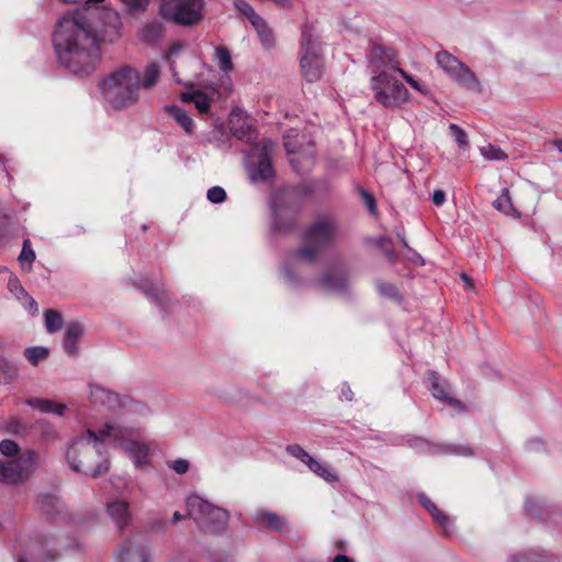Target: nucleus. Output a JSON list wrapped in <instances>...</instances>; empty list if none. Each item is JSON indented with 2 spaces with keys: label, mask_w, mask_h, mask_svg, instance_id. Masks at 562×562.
Listing matches in <instances>:
<instances>
[{
  "label": "nucleus",
  "mask_w": 562,
  "mask_h": 562,
  "mask_svg": "<svg viewBox=\"0 0 562 562\" xmlns=\"http://www.w3.org/2000/svg\"><path fill=\"white\" fill-rule=\"evenodd\" d=\"M164 33V24L158 20H151L143 24L137 32V36L142 43L154 44L162 37Z\"/></svg>",
  "instance_id": "21"
},
{
  "label": "nucleus",
  "mask_w": 562,
  "mask_h": 562,
  "mask_svg": "<svg viewBox=\"0 0 562 562\" xmlns=\"http://www.w3.org/2000/svg\"><path fill=\"white\" fill-rule=\"evenodd\" d=\"M436 61L438 66L460 86L467 89L479 87V80L475 74L450 53L446 50L438 52L436 54Z\"/></svg>",
  "instance_id": "13"
},
{
  "label": "nucleus",
  "mask_w": 562,
  "mask_h": 562,
  "mask_svg": "<svg viewBox=\"0 0 562 562\" xmlns=\"http://www.w3.org/2000/svg\"><path fill=\"white\" fill-rule=\"evenodd\" d=\"M286 452L291 454L292 457L299 459L301 462L307 464L311 462V459L313 458L310 456L301 446L299 445H289L285 448Z\"/></svg>",
  "instance_id": "40"
},
{
  "label": "nucleus",
  "mask_w": 562,
  "mask_h": 562,
  "mask_svg": "<svg viewBox=\"0 0 562 562\" xmlns=\"http://www.w3.org/2000/svg\"><path fill=\"white\" fill-rule=\"evenodd\" d=\"M317 285L325 291L342 292L348 285V280L345 274L326 272L317 281Z\"/></svg>",
  "instance_id": "24"
},
{
  "label": "nucleus",
  "mask_w": 562,
  "mask_h": 562,
  "mask_svg": "<svg viewBox=\"0 0 562 562\" xmlns=\"http://www.w3.org/2000/svg\"><path fill=\"white\" fill-rule=\"evenodd\" d=\"M8 289L26 310L33 314L38 312L36 301L24 290L18 278H10L8 282Z\"/></svg>",
  "instance_id": "22"
},
{
  "label": "nucleus",
  "mask_w": 562,
  "mask_h": 562,
  "mask_svg": "<svg viewBox=\"0 0 562 562\" xmlns=\"http://www.w3.org/2000/svg\"><path fill=\"white\" fill-rule=\"evenodd\" d=\"M308 469L314 472L316 475L325 480L326 482H336L338 480L337 475L331 471L329 467L314 458L311 459V462L306 464Z\"/></svg>",
  "instance_id": "30"
},
{
  "label": "nucleus",
  "mask_w": 562,
  "mask_h": 562,
  "mask_svg": "<svg viewBox=\"0 0 562 562\" xmlns=\"http://www.w3.org/2000/svg\"><path fill=\"white\" fill-rule=\"evenodd\" d=\"M449 128L452 132V135L454 136V139L458 143V145L460 147H467L468 146L467 133L457 124H451Z\"/></svg>",
  "instance_id": "46"
},
{
  "label": "nucleus",
  "mask_w": 562,
  "mask_h": 562,
  "mask_svg": "<svg viewBox=\"0 0 562 562\" xmlns=\"http://www.w3.org/2000/svg\"><path fill=\"white\" fill-rule=\"evenodd\" d=\"M106 512L116 528L123 530L132 521L130 504L126 501L115 499L106 504Z\"/></svg>",
  "instance_id": "19"
},
{
  "label": "nucleus",
  "mask_w": 562,
  "mask_h": 562,
  "mask_svg": "<svg viewBox=\"0 0 562 562\" xmlns=\"http://www.w3.org/2000/svg\"><path fill=\"white\" fill-rule=\"evenodd\" d=\"M24 355L31 364L37 366L47 358L48 349L45 347H31L25 349Z\"/></svg>",
  "instance_id": "36"
},
{
  "label": "nucleus",
  "mask_w": 562,
  "mask_h": 562,
  "mask_svg": "<svg viewBox=\"0 0 562 562\" xmlns=\"http://www.w3.org/2000/svg\"><path fill=\"white\" fill-rule=\"evenodd\" d=\"M45 327L48 333H56L63 327V316L55 310H46L44 313Z\"/></svg>",
  "instance_id": "32"
},
{
  "label": "nucleus",
  "mask_w": 562,
  "mask_h": 562,
  "mask_svg": "<svg viewBox=\"0 0 562 562\" xmlns=\"http://www.w3.org/2000/svg\"><path fill=\"white\" fill-rule=\"evenodd\" d=\"M368 59L373 72L376 74L381 70H386L387 68L395 71L398 69V61L394 50L379 44H371L368 52Z\"/></svg>",
  "instance_id": "16"
},
{
  "label": "nucleus",
  "mask_w": 562,
  "mask_h": 562,
  "mask_svg": "<svg viewBox=\"0 0 562 562\" xmlns=\"http://www.w3.org/2000/svg\"><path fill=\"white\" fill-rule=\"evenodd\" d=\"M187 510L190 517L210 532L224 530L228 522V513L225 509L214 506L196 495L188 497Z\"/></svg>",
  "instance_id": "8"
},
{
  "label": "nucleus",
  "mask_w": 562,
  "mask_h": 562,
  "mask_svg": "<svg viewBox=\"0 0 562 562\" xmlns=\"http://www.w3.org/2000/svg\"><path fill=\"white\" fill-rule=\"evenodd\" d=\"M207 200L212 203H222L226 200V192L222 187H212L206 193Z\"/></svg>",
  "instance_id": "43"
},
{
  "label": "nucleus",
  "mask_w": 562,
  "mask_h": 562,
  "mask_svg": "<svg viewBox=\"0 0 562 562\" xmlns=\"http://www.w3.org/2000/svg\"><path fill=\"white\" fill-rule=\"evenodd\" d=\"M430 515L434 517V519L443 528L447 530L449 526V518L437 507L435 506V509L429 512Z\"/></svg>",
  "instance_id": "51"
},
{
  "label": "nucleus",
  "mask_w": 562,
  "mask_h": 562,
  "mask_svg": "<svg viewBox=\"0 0 562 562\" xmlns=\"http://www.w3.org/2000/svg\"><path fill=\"white\" fill-rule=\"evenodd\" d=\"M18 375L19 371L14 364L8 361L0 362V384H10L16 380Z\"/></svg>",
  "instance_id": "33"
},
{
  "label": "nucleus",
  "mask_w": 562,
  "mask_h": 562,
  "mask_svg": "<svg viewBox=\"0 0 562 562\" xmlns=\"http://www.w3.org/2000/svg\"><path fill=\"white\" fill-rule=\"evenodd\" d=\"M234 7L240 13L249 19L250 22L258 18L259 15L255 12L254 8L247 3L245 0H234Z\"/></svg>",
  "instance_id": "41"
},
{
  "label": "nucleus",
  "mask_w": 562,
  "mask_h": 562,
  "mask_svg": "<svg viewBox=\"0 0 562 562\" xmlns=\"http://www.w3.org/2000/svg\"><path fill=\"white\" fill-rule=\"evenodd\" d=\"M110 437L101 436L88 429L85 434L78 436L68 447L67 462L71 470L97 477L110 468L109 459L105 456V442Z\"/></svg>",
  "instance_id": "2"
},
{
  "label": "nucleus",
  "mask_w": 562,
  "mask_h": 562,
  "mask_svg": "<svg viewBox=\"0 0 562 562\" xmlns=\"http://www.w3.org/2000/svg\"><path fill=\"white\" fill-rule=\"evenodd\" d=\"M254 520L256 525L259 527L269 529L271 531L280 532L284 529L286 526V520L279 516L277 513L269 512V510H258L255 516Z\"/></svg>",
  "instance_id": "20"
},
{
  "label": "nucleus",
  "mask_w": 562,
  "mask_h": 562,
  "mask_svg": "<svg viewBox=\"0 0 562 562\" xmlns=\"http://www.w3.org/2000/svg\"><path fill=\"white\" fill-rule=\"evenodd\" d=\"M182 48H183V44H181V43H179V42H178V43H173V44L169 47V49H168V52H167V54H166V59H167V61L169 63L170 70H171V72H172V77H173V78H175V80H176L177 82H179V83H180V82H182V81H181V79H180V77H179V74H178V72H177V70H176V66H175V61L172 60V57H173V56H176V55H178V54L182 50Z\"/></svg>",
  "instance_id": "37"
},
{
  "label": "nucleus",
  "mask_w": 562,
  "mask_h": 562,
  "mask_svg": "<svg viewBox=\"0 0 562 562\" xmlns=\"http://www.w3.org/2000/svg\"><path fill=\"white\" fill-rule=\"evenodd\" d=\"M461 279L464 282V285H465L467 289H472L473 288L471 279L465 273L461 274Z\"/></svg>",
  "instance_id": "60"
},
{
  "label": "nucleus",
  "mask_w": 562,
  "mask_h": 562,
  "mask_svg": "<svg viewBox=\"0 0 562 562\" xmlns=\"http://www.w3.org/2000/svg\"><path fill=\"white\" fill-rule=\"evenodd\" d=\"M272 212H273V229L280 231V232L281 231H286L294 223L293 218H291V221L288 224H283L282 223L281 217H282V214H283V210L278 207L276 202L273 203Z\"/></svg>",
  "instance_id": "39"
},
{
  "label": "nucleus",
  "mask_w": 562,
  "mask_h": 562,
  "mask_svg": "<svg viewBox=\"0 0 562 562\" xmlns=\"http://www.w3.org/2000/svg\"><path fill=\"white\" fill-rule=\"evenodd\" d=\"M169 468L178 474H186L190 469V462L186 459H177L169 463Z\"/></svg>",
  "instance_id": "49"
},
{
  "label": "nucleus",
  "mask_w": 562,
  "mask_h": 562,
  "mask_svg": "<svg viewBox=\"0 0 562 562\" xmlns=\"http://www.w3.org/2000/svg\"><path fill=\"white\" fill-rule=\"evenodd\" d=\"M234 135L252 144L247 158V168L251 181H268L273 178L274 171L271 165V155L274 149V143L271 139L263 138L256 142L257 134L249 126L244 130H234Z\"/></svg>",
  "instance_id": "4"
},
{
  "label": "nucleus",
  "mask_w": 562,
  "mask_h": 562,
  "mask_svg": "<svg viewBox=\"0 0 562 562\" xmlns=\"http://www.w3.org/2000/svg\"><path fill=\"white\" fill-rule=\"evenodd\" d=\"M333 562H350V559L345 554H338L334 558Z\"/></svg>",
  "instance_id": "61"
},
{
  "label": "nucleus",
  "mask_w": 562,
  "mask_h": 562,
  "mask_svg": "<svg viewBox=\"0 0 562 562\" xmlns=\"http://www.w3.org/2000/svg\"><path fill=\"white\" fill-rule=\"evenodd\" d=\"M119 562H149L150 552L147 542L140 537L128 538L120 546Z\"/></svg>",
  "instance_id": "15"
},
{
  "label": "nucleus",
  "mask_w": 562,
  "mask_h": 562,
  "mask_svg": "<svg viewBox=\"0 0 562 562\" xmlns=\"http://www.w3.org/2000/svg\"><path fill=\"white\" fill-rule=\"evenodd\" d=\"M165 110L186 131V133H192L194 123L186 110L178 105H169L166 106Z\"/></svg>",
  "instance_id": "28"
},
{
  "label": "nucleus",
  "mask_w": 562,
  "mask_h": 562,
  "mask_svg": "<svg viewBox=\"0 0 562 562\" xmlns=\"http://www.w3.org/2000/svg\"><path fill=\"white\" fill-rule=\"evenodd\" d=\"M512 562H528L527 561V557L524 555V554H520V555H514L510 559Z\"/></svg>",
  "instance_id": "62"
},
{
  "label": "nucleus",
  "mask_w": 562,
  "mask_h": 562,
  "mask_svg": "<svg viewBox=\"0 0 562 562\" xmlns=\"http://www.w3.org/2000/svg\"><path fill=\"white\" fill-rule=\"evenodd\" d=\"M138 432L134 426H120L116 424H105L101 427V436L110 437L119 448L124 450L133 460L135 467L139 468L148 463L149 447L143 441L133 439Z\"/></svg>",
  "instance_id": "6"
},
{
  "label": "nucleus",
  "mask_w": 562,
  "mask_h": 562,
  "mask_svg": "<svg viewBox=\"0 0 562 562\" xmlns=\"http://www.w3.org/2000/svg\"><path fill=\"white\" fill-rule=\"evenodd\" d=\"M53 43L60 65L75 75L91 74L100 59L98 36L87 11L64 15L56 25Z\"/></svg>",
  "instance_id": "1"
},
{
  "label": "nucleus",
  "mask_w": 562,
  "mask_h": 562,
  "mask_svg": "<svg viewBox=\"0 0 562 562\" xmlns=\"http://www.w3.org/2000/svg\"><path fill=\"white\" fill-rule=\"evenodd\" d=\"M102 19L104 20L105 30L102 40L113 41L114 37L119 36V31L122 25L120 15L116 11L113 10H104L102 13Z\"/></svg>",
  "instance_id": "26"
},
{
  "label": "nucleus",
  "mask_w": 562,
  "mask_h": 562,
  "mask_svg": "<svg viewBox=\"0 0 562 562\" xmlns=\"http://www.w3.org/2000/svg\"><path fill=\"white\" fill-rule=\"evenodd\" d=\"M83 335V326L79 323H70L64 335L63 347L69 356L78 352L77 342Z\"/></svg>",
  "instance_id": "23"
},
{
  "label": "nucleus",
  "mask_w": 562,
  "mask_h": 562,
  "mask_svg": "<svg viewBox=\"0 0 562 562\" xmlns=\"http://www.w3.org/2000/svg\"><path fill=\"white\" fill-rule=\"evenodd\" d=\"M418 499H419V503L422 504V506L427 509L428 512L435 509V504L434 502L426 495L422 494L418 496Z\"/></svg>",
  "instance_id": "57"
},
{
  "label": "nucleus",
  "mask_w": 562,
  "mask_h": 562,
  "mask_svg": "<svg viewBox=\"0 0 562 562\" xmlns=\"http://www.w3.org/2000/svg\"><path fill=\"white\" fill-rule=\"evenodd\" d=\"M449 452L458 454V456H471L472 449L465 445H452L449 447Z\"/></svg>",
  "instance_id": "53"
},
{
  "label": "nucleus",
  "mask_w": 562,
  "mask_h": 562,
  "mask_svg": "<svg viewBox=\"0 0 562 562\" xmlns=\"http://www.w3.org/2000/svg\"><path fill=\"white\" fill-rule=\"evenodd\" d=\"M26 404L42 413L54 414L57 416H64L67 408L65 404L57 403L48 398H31L26 401Z\"/></svg>",
  "instance_id": "25"
},
{
  "label": "nucleus",
  "mask_w": 562,
  "mask_h": 562,
  "mask_svg": "<svg viewBox=\"0 0 562 562\" xmlns=\"http://www.w3.org/2000/svg\"><path fill=\"white\" fill-rule=\"evenodd\" d=\"M37 453L29 450L19 454L12 460L0 464V482L4 484H15L23 482L29 477L35 468Z\"/></svg>",
  "instance_id": "12"
},
{
  "label": "nucleus",
  "mask_w": 562,
  "mask_h": 562,
  "mask_svg": "<svg viewBox=\"0 0 562 562\" xmlns=\"http://www.w3.org/2000/svg\"><path fill=\"white\" fill-rule=\"evenodd\" d=\"M160 68L156 63L148 64L144 70L143 80L140 79V88L151 89L158 81Z\"/></svg>",
  "instance_id": "31"
},
{
  "label": "nucleus",
  "mask_w": 562,
  "mask_h": 562,
  "mask_svg": "<svg viewBox=\"0 0 562 562\" xmlns=\"http://www.w3.org/2000/svg\"><path fill=\"white\" fill-rule=\"evenodd\" d=\"M404 78V80L415 90L420 91L422 93H427V90L424 89L417 80H415L411 75H408L405 70L398 67L396 70Z\"/></svg>",
  "instance_id": "50"
},
{
  "label": "nucleus",
  "mask_w": 562,
  "mask_h": 562,
  "mask_svg": "<svg viewBox=\"0 0 562 562\" xmlns=\"http://www.w3.org/2000/svg\"><path fill=\"white\" fill-rule=\"evenodd\" d=\"M130 12L145 11L148 5V0H121Z\"/></svg>",
  "instance_id": "47"
},
{
  "label": "nucleus",
  "mask_w": 562,
  "mask_h": 562,
  "mask_svg": "<svg viewBox=\"0 0 562 562\" xmlns=\"http://www.w3.org/2000/svg\"><path fill=\"white\" fill-rule=\"evenodd\" d=\"M0 452L7 457H14L19 453V446L13 440L4 439L0 442Z\"/></svg>",
  "instance_id": "45"
},
{
  "label": "nucleus",
  "mask_w": 562,
  "mask_h": 562,
  "mask_svg": "<svg viewBox=\"0 0 562 562\" xmlns=\"http://www.w3.org/2000/svg\"><path fill=\"white\" fill-rule=\"evenodd\" d=\"M202 0H162L159 13L179 25H192L202 18Z\"/></svg>",
  "instance_id": "10"
},
{
  "label": "nucleus",
  "mask_w": 562,
  "mask_h": 562,
  "mask_svg": "<svg viewBox=\"0 0 562 562\" xmlns=\"http://www.w3.org/2000/svg\"><path fill=\"white\" fill-rule=\"evenodd\" d=\"M100 89L104 100L113 109L131 108L139 100L140 74L133 67H121L101 81Z\"/></svg>",
  "instance_id": "3"
},
{
  "label": "nucleus",
  "mask_w": 562,
  "mask_h": 562,
  "mask_svg": "<svg viewBox=\"0 0 562 562\" xmlns=\"http://www.w3.org/2000/svg\"><path fill=\"white\" fill-rule=\"evenodd\" d=\"M553 145L560 153H562V139L554 140Z\"/></svg>",
  "instance_id": "64"
},
{
  "label": "nucleus",
  "mask_w": 562,
  "mask_h": 562,
  "mask_svg": "<svg viewBox=\"0 0 562 562\" xmlns=\"http://www.w3.org/2000/svg\"><path fill=\"white\" fill-rule=\"evenodd\" d=\"M300 65L306 81L315 82L321 79L324 70L321 44L308 31L302 33Z\"/></svg>",
  "instance_id": "9"
},
{
  "label": "nucleus",
  "mask_w": 562,
  "mask_h": 562,
  "mask_svg": "<svg viewBox=\"0 0 562 562\" xmlns=\"http://www.w3.org/2000/svg\"><path fill=\"white\" fill-rule=\"evenodd\" d=\"M360 194H361V198L364 202V204L367 205V207L369 209L370 213L371 214H375L376 212V205H375V200L374 198L372 196V194H370L367 190L364 189H361L360 190Z\"/></svg>",
  "instance_id": "52"
},
{
  "label": "nucleus",
  "mask_w": 562,
  "mask_h": 562,
  "mask_svg": "<svg viewBox=\"0 0 562 562\" xmlns=\"http://www.w3.org/2000/svg\"><path fill=\"white\" fill-rule=\"evenodd\" d=\"M431 201L436 206H441L446 201V193L442 190H435Z\"/></svg>",
  "instance_id": "56"
},
{
  "label": "nucleus",
  "mask_w": 562,
  "mask_h": 562,
  "mask_svg": "<svg viewBox=\"0 0 562 562\" xmlns=\"http://www.w3.org/2000/svg\"><path fill=\"white\" fill-rule=\"evenodd\" d=\"M428 379L430 381V391L432 396L439 401L447 403L458 412L464 411V405L459 400L450 396V386L446 380H442L436 372L429 371Z\"/></svg>",
  "instance_id": "17"
},
{
  "label": "nucleus",
  "mask_w": 562,
  "mask_h": 562,
  "mask_svg": "<svg viewBox=\"0 0 562 562\" xmlns=\"http://www.w3.org/2000/svg\"><path fill=\"white\" fill-rule=\"evenodd\" d=\"M371 89L374 100L384 108H400L409 98L406 87L386 70L371 77Z\"/></svg>",
  "instance_id": "7"
},
{
  "label": "nucleus",
  "mask_w": 562,
  "mask_h": 562,
  "mask_svg": "<svg viewBox=\"0 0 562 562\" xmlns=\"http://www.w3.org/2000/svg\"><path fill=\"white\" fill-rule=\"evenodd\" d=\"M216 94L217 92L215 89H212L209 92H205L202 89H191L188 92L181 93V99L184 102L193 103L201 114H207L211 103L215 101Z\"/></svg>",
  "instance_id": "18"
},
{
  "label": "nucleus",
  "mask_w": 562,
  "mask_h": 562,
  "mask_svg": "<svg viewBox=\"0 0 562 562\" xmlns=\"http://www.w3.org/2000/svg\"><path fill=\"white\" fill-rule=\"evenodd\" d=\"M493 205L499 212L512 215L516 218L520 217V213L514 207L509 195V190L504 188L497 199L493 202Z\"/></svg>",
  "instance_id": "29"
},
{
  "label": "nucleus",
  "mask_w": 562,
  "mask_h": 562,
  "mask_svg": "<svg viewBox=\"0 0 562 562\" xmlns=\"http://www.w3.org/2000/svg\"><path fill=\"white\" fill-rule=\"evenodd\" d=\"M411 260L414 262H417L419 265H424L423 258L417 252L413 254V256L411 257Z\"/></svg>",
  "instance_id": "63"
},
{
  "label": "nucleus",
  "mask_w": 562,
  "mask_h": 562,
  "mask_svg": "<svg viewBox=\"0 0 562 562\" xmlns=\"http://www.w3.org/2000/svg\"><path fill=\"white\" fill-rule=\"evenodd\" d=\"M338 234L337 222L333 216H319L306 229L305 244L295 251L294 258L306 262L314 261L319 252L337 238Z\"/></svg>",
  "instance_id": "5"
},
{
  "label": "nucleus",
  "mask_w": 562,
  "mask_h": 562,
  "mask_svg": "<svg viewBox=\"0 0 562 562\" xmlns=\"http://www.w3.org/2000/svg\"><path fill=\"white\" fill-rule=\"evenodd\" d=\"M376 288H378L379 293L382 296H385V297L394 300V301L401 300L400 292L397 291V289L394 284L387 283L384 281H379L376 283Z\"/></svg>",
  "instance_id": "38"
},
{
  "label": "nucleus",
  "mask_w": 562,
  "mask_h": 562,
  "mask_svg": "<svg viewBox=\"0 0 562 562\" xmlns=\"http://www.w3.org/2000/svg\"><path fill=\"white\" fill-rule=\"evenodd\" d=\"M538 506H539L538 499L529 497L526 499L525 510L530 516H537L538 515V510H537Z\"/></svg>",
  "instance_id": "55"
},
{
  "label": "nucleus",
  "mask_w": 562,
  "mask_h": 562,
  "mask_svg": "<svg viewBox=\"0 0 562 562\" xmlns=\"http://www.w3.org/2000/svg\"><path fill=\"white\" fill-rule=\"evenodd\" d=\"M254 29L257 32V35L261 42V44L266 48H271L274 46L276 37L273 31L270 29V26L267 24V22L261 18H255V20L251 22Z\"/></svg>",
  "instance_id": "27"
},
{
  "label": "nucleus",
  "mask_w": 562,
  "mask_h": 562,
  "mask_svg": "<svg viewBox=\"0 0 562 562\" xmlns=\"http://www.w3.org/2000/svg\"><path fill=\"white\" fill-rule=\"evenodd\" d=\"M215 60L220 69L224 72H228L233 70V63L231 58V54L225 47H217L215 49Z\"/></svg>",
  "instance_id": "34"
},
{
  "label": "nucleus",
  "mask_w": 562,
  "mask_h": 562,
  "mask_svg": "<svg viewBox=\"0 0 562 562\" xmlns=\"http://www.w3.org/2000/svg\"><path fill=\"white\" fill-rule=\"evenodd\" d=\"M37 427L41 429V434H42L43 438H45L47 440L56 439V437H57L56 429L47 420H45V419L38 420Z\"/></svg>",
  "instance_id": "44"
},
{
  "label": "nucleus",
  "mask_w": 562,
  "mask_h": 562,
  "mask_svg": "<svg viewBox=\"0 0 562 562\" xmlns=\"http://www.w3.org/2000/svg\"><path fill=\"white\" fill-rule=\"evenodd\" d=\"M480 153L486 160L498 161L507 158V155L498 146L492 144L481 146Z\"/></svg>",
  "instance_id": "35"
},
{
  "label": "nucleus",
  "mask_w": 562,
  "mask_h": 562,
  "mask_svg": "<svg viewBox=\"0 0 562 562\" xmlns=\"http://www.w3.org/2000/svg\"><path fill=\"white\" fill-rule=\"evenodd\" d=\"M341 396L347 400V401H352L353 398V393L350 389L349 385L347 384H344L342 389H341Z\"/></svg>",
  "instance_id": "59"
},
{
  "label": "nucleus",
  "mask_w": 562,
  "mask_h": 562,
  "mask_svg": "<svg viewBox=\"0 0 562 562\" xmlns=\"http://www.w3.org/2000/svg\"><path fill=\"white\" fill-rule=\"evenodd\" d=\"M19 260H20L22 266L24 263H27L29 266H31V263L35 260V252L31 248L29 239H25L24 243H23V248H22V251H21V254L19 256Z\"/></svg>",
  "instance_id": "42"
},
{
  "label": "nucleus",
  "mask_w": 562,
  "mask_h": 562,
  "mask_svg": "<svg viewBox=\"0 0 562 562\" xmlns=\"http://www.w3.org/2000/svg\"><path fill=\"white\" fill-rule=\"evenodd\" d=\"M284 147L290 157L289 162L295 172L304 173L311 169L315 157L314 144L311 139L305 135L288 134Z\"/></svg>",
  "instance_id": "11"
},
{
  "label": "nucleus",
  "mask_w": 562,
  "mask_h": 562,
  "mask_svg": "<svg viewBox=\"0 0 562 562\" xmlns=\"http://www.w3.org/2000/svg\"><path fill=\"white\" fill-rule=\"evenodd\" d=\"M389 240L385 238V237H381L379 238L378 240V245L380 247H382L384 249V255L385 257L387 258V260L392 263H394L396 261V254L394 252V250L392 249H389L385 247V244L387 243Z\"/></svg>",
  "instance_id": "54"
},
{
  "label": "nucleus",
  "mask_w": 562,
  "mask_h": 562,
  "mask_svg": "<svg viewBox=\"0 0 562 562\" xmlns=\"http://www.w3.org/2000/svg\"><path fill=\"white\" fill-rule=\"evenodd\" d=\"M89 398L95 405H103L110 409L123 407L128 412L146 414L148 408L139 402H135L128 397H120L119 394L111 392L100 385H90Z\"/></svg>",
  "instance_id": "14"
},
{
  "label": "nucleus",
  "mask_w": 562,
  "mask_h": 562,
  "mask_svg": "<svg viewBox=\"0 0 562 562\" xmlns=\"http://www.w3.org/2000/svg\"><path fill=\"white\" fill-rule=\"evenodd\" d=\"M145 293L148 296H151L159 305H164L166 301V293L158 285H150V288L145 290Z\"/></svg>",
  "instance_id": "48"
},
{
  "label": "nucleus",
  "mask_w": 562,
  "mask_h": 562,
  "mask_svg": "<svg viewBox=\"0 0 562 562\" xmlns=\"http://www.w3.org/2000/svg\"><path fill=\"white\" fill-rule=\"evenodd\" d=\"M411 447L419 450V451H423V450H426L429 448V445L427 441H425L424 439L422 438H415L412 442H411Z\"/></svg>",
  "instance_id": "58"
}]
</instances>
